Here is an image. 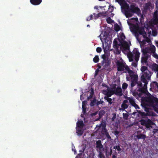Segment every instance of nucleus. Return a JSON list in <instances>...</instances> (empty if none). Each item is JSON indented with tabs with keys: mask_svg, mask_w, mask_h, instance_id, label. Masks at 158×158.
Here are the masks:
<instances>
[{
	"mask_svg": "<svg viewBox=\"0 0 158 158\" xmlns=\"http://www.w3.org/2000/svg\"><path fill=\"white\" fill-rule=\"evenodd\" d=\"M131 76H133V77L126 76V78L127 81H130L131 87L132 89L136 84H137V87L138 88L143 87V85L141 82L144 83V87H147L148 81L146 79L149 80L151 78L150 75L147 72H144L143 74L141 75L140 78L141 81H138V76L137 74H134V73L131 74Z\"/></svg>",
	"mask_w": 158,
	"mask_h": 158,
	"instance_id": "obj_1",
	"label": "nucleus"
},
{
	"mask_svg": "<svg viewBox=\"0 0 158 158\" xmlns=\"http://www.w3.org/2000/svg\"><path fill=\"white\" fill-rule=\"evenodd\" d=\"M140 46L142 48V45H141ZM141 50L143 56L141 58V62L144 64L147 63L149 57L150 56V53L155 52L156 48L154 45H152L150 47H147L145 48H141Z\"/></svg>",
	"mask_w": 158,
	"mask_h": 158,
	"instance_id": "obj_2",
	"label": "nucleus"
},
{
	"mask_svg": "<svg viewBox=\"0 0 158 158\" xmlns=\"http://www.w3.org/2000/svg\"><path fill=\"white\" fill-rule=\"evenodd\" d=\"M128 7L124 10V14L127 18H129L132 16L133 13L136 14L138 15H141V11L140 9L135 5L131 4L130 8Z\"/></svg>",
	"mask_w": 158,
	"mask_h": 158,
	"instance_id": "obj_3",
	"label": "nucleus"
},
{
	"mask_svg": "<svg viewBox=\"0 0 158 158\" xmlns=\"http://www.w3.org/2000/svg\"><path fill=\"white\" fill-rule=\"evenodd\" d=\"M116 64L117 67V70L118 71H123L125 69L129 73V77H133V76H131V74L134 73L133 71L130 69L128 66L126 65L125 63H124L123 61H118Z\"/></svg>",
	"mask_w": 158,
	"mask_h": 158,
	"instance_id": "obj_4",
	"label": "nucleus"
},
{
	"mask_svg": "<svg viewBox=\"0 0 158 158\" xmlns=\"http://www.w3.org/2000/svg\"><path fill=\"white\" fill-rule=\"evenodd\" d=\"M134 57V59L135 61L138 62L139 60L140 53L139 52V50L138 48H135L134 49L132 53H130Z\"/></svg>",
	"mask_w": 158,
	"mask_h": 158,
	"instance_id": "obj_5",
	"label": "nucleus"
},
{
	"mask_svg": "<svg viewBox=\"0 0 158 158\" xmlns=\"http://www.w3.org/2000/svg\"><path fill=\"white\" fill-rule=\"evenodd\" d=\"M96 150L98 152H102L104 149L103 146L101 143V141L100 140H98L96 142Z\"/></svg>",
	"mask_w": 158,
	"mask_h": 158,
	"instance_id": "obj_6",
	"label": "nucleus"
},
{
	"mask_svg": "<svg viewBox=\"0 0 158 158\" xmlns=\"http://www.w3.org/2000/svg\"><path fill=\"white\" fill-rule=\"evenodd\" d=\"M139 27L138 26H134L131 27L130 28L131 31L134 34L137 39L139 37V35L137 32Z\"/></svg>",
	"mask_w": 158,
	"mask_h": 158,
	"instance_id": "obj_7",
	"label": "nucleus"
},
{
	"mask_svg": "<svg viewBox=\"0 0 158 158\" xmlns=\"http://www.w3.org/2000/svg\"><path fill=\"white\" fill-rule=\"evenodd\" d=\"M112 92L113 94H115L117 96H121L123 95L122 89L120 87H117L115 89L112 90Z\"/></svg>",
	"mask_w": 158,
	"mask_h": 158,
	"instance_id": "obj_8",
	"label": "nucleus"
},
{
	"mask_svg": "<svg viewBox=\"0 0 158 158\" xmlns=\"http://www.w3.org/2000/svg\"><path fill=\"white\" fill-rule=\"evenodd\" d=\"M157 102V100L156 98H147L145 102H147L149 106H153L155 103H156Z\"/></svg>",
	"mask_w": 158,
	"mask_h": 158,
	"instance_id": "obj_9",
	"label": "nucleus"
},
{
	"mask_svg": "<svg viewBox=\"0 0 158 158\" xmlns=\"http://www.w3.org/2000/svg\"><path fill=\"white\" fill-rule=\"evenodd\" d=\"M127 99L129 100L130 104L133 106L135 107L136 109H139V107L135 102L134 100L132 98L127 97Z\"/></svg>",
	"mask_w": 158,
	"mask_h": 158,
	"instance_id": "obj_10",
	"label": "nucleus"
},
{
	"mask_svg": "<svg viewBox=\"0 0 158 158\" xmlns=\"http://www.w3.org/2000/svg\"><path fill=\"white\" fill-rule=\"evenodd\" d=\"M108 14V11H106L105 12H100L98 14H96L95 13H93V15H94V19H97L101 16H106Z\"/></svg>",
	"mask_w": 158,
	"mask_h": 158,
	"instance_id": "obj_11",
	"label": "nucleus"
},
{
	"mask_svg": "<svg viewBox=\"0 0 158 158\" xmlns=\"http://www.w3.org/2000/svg\"><path fill=\"white\" fill-rule=\"evenodd\" d=\"M141 106L144 109V110L147 112H149L150 108L149 105L147 102H142L141 103Z\"/></svg>",
	"mask_w": 158,
	"mask_h": 158,
	"instance_id": "obj_12",
	"label": "nucleus"
},
{
	"mask_svg": "<svg viewBox=\"0 0 158 158\" xmlns=\"http://www.w3.org/2000/svg\"><path fill=\"white\" fill-rule=\"evenodd\" d=\"M101 63L102 65L104 67V69L107 70L110 66V62L108 60L105 61H102Z\"/></svg>",
	"mask_w": 158,
	"mask_h": 158,
	"instance_id": "obj_13",
	"label": "nucleus"
},
{
	"mask_svg": "<svg viewBox=\"0 0 158 158\" xmlns=\"http://www.w3.org/2000/svg\"><path fill=\"white\" fill-rule=\"evenodd\" d=\"M128 103V101L127 100H124L122 104L121 105L122 108L121 110L122 111H124L125 109L127 108L128 107V105L127 104Z\"/></svg>",
	"mask_w": 158,
	"mask_h": 158,
	"instance_id": "obj_14",
	"label": "nucleus"
},
{
	"mask_svg": "<svg viewBox=\"0 0 158 158\" xmlns=\"http://www.w3.org/2000/svg\"><path fill=\"white\" fill-rule=\"evenodd\" d=\"M42 0H30V2L33 5H38L42 2Z\"/></svg>",
	"mask_w": 158,
	"mask_h": 158,
	"instance_id": "obj_15",
	"label": "nucleus"
},
{
	"mask_svg": "<svg viewBox=\"0 0 158 158\" xmlns=\"http://www.w3.org/2000/svg\"><path fill=\"white\" fill-rule=\"evenodd\" d=\"M138 28L137 32L139 35L140 34L143 36H144L146 34V32L144 31V29L140 27H139Z\"/></svg>",
	"mask_w": 158,
	"mask_h": 158,
	"instance_id": "obj_16",
	"label": "nucleus"
},
{
	"mask_svg": "<svg viewBox=\"0 0 158 158\" xmlns=\"http://www.w3.org/2000/svg\"><path fill=\"white\" fill-rule=\"evenodd\" d=\"M121 46L123 48L124 50H129L130 49V46L127 42H124L121 44Z\"/></svg>",
	"mask_w": 158,
	"mask_h": 158,
	"instance_id": "obj_17",
	"label": "nucleus"
},
{
	"mask_svg": "<svg viewBox=\"0 0 158 158\" xmlns=\"http://www.w3.org/2000/svg\"><path fill=\"white\" fill-rule=\"evenodd\" d=\"M113 47L116 49H118L120 45L119 44H118L117 39H115L114 40L113 43Z\"/></svg>",
	"mask_w": 158,
	"mask_h": 158,
	"instance_id": "obj_18",
	"label": "nucleus"
},
{
	"mask_svg": "<svg viewBox=\"0 0 158 158\" xmlns=\"http://www.w3.org/2000/svg\"><path fill=\"white\" fill-rule=\"evenodd\" d=\"M152 4L150 2H148L147 3H146L143 8L144 10L147 11L150 9V7L151 6Z\"/></svg>",
	"mask_w": 158,
	"mask_h": 158,
	"instance_id": "obj_19",
	"label": "nucleus"
},
{
	"mask_svg": "<svg viewBox=\"0 0 158 158\" xmlns=\"http://www.w3.org/2000/svg\"><path fill=\"white\" fill-rule=\"evenodd\" d=\"M132 94L134 96L137 98L140 97L142 96L141 94H140L138 90H134Z\"/></svg>",
	"mask_w": 158,
	"mask_h": 158,
	"instance_id": "obj_20",
	"label": "nucleus"
},
{
	"mask_svg": "<svg viewBox=\"0 0 158 158\" xmlns=\"http://www.w3.org/2000/svg\"><path fill=\"white\" fill-rule=\"evenodd\" d=\"M77 125L79 128H81L83 127L84 124L82 121H79L77 123Z\"/></svg>",
	"mask_w": 158,
	"mask_h": 158,
	"instance_id": "obj_21",
	"label": "nucleus"
},
{
	"mask_svg": "<svg viewBox=\"0 0 158 158\" xmlns=\"http://www.w3.org/2000/svg\"><path fill=\"white\" fill-rule=\"evenodd\" d=\"M152 121L149 119L146 120V124L145 127L147 128L149 127L152 124Z\"/></svg>",
	"mask_w": 158,
	"mask_h": 158,
	"instance_id": "obj_22",
	"label": "nucleus"
},
{
	"mask_svg": "<svg viewBox=\"0 0 158 158\" xmlns=\"http://www.w3.org/2000/svg\"><path fill=\"white\" fill-rule=\"evenodd\" d=\"M81 129V128H77V127H76V133L78 136H81L83 133V131Z\"/></svg>",
	"mask_w": 158,
	"mask_h": 158,
	"instance_id": "obj_23",
	"label": "nucleus"
},
{
	"mask_svg": "<svg viewBox=\"0 0 158 158\" xmlns=\"http://www.w3.org/2000/svg\"><path fill=\"white\" fill-rule=\"evenodd\" d=\"M97 100L95 98H94L91 101L90 105L91 106H94L95 105H96Z\"/></svg>",
	"mask_w": 158,
	"mask_h": 158,
	"instance_id": "obj_24",
	"label": "nucleus"
},
{
	"mask_svg": "<svg viewBox=\"0 0 158 158\" xmlns=\"http://www.w3.org/2000/svg\"><path fill=\"white\" fill-rule=\"evenodd\" d=\"M139 92L140 93V94H141V96H142V94L143 93H145V89L144 87H139V89H137Z\"/></svg>",
	"mask_w": 158,
	"mask_h": 158,
	"instance_id": "obj_25",
	"label": "nucleus"
},
{
	"mask_svg": "<svg viewBox=\"0 0 158 158\" xmlns=\"http://www.w3.org/2000/svg\"><path fill=\"white\" fill-rule=\"evenodd\" d=\"M104 99L105 100H106L107 102H108L109 104L111 105L112 104L113 102L112 101V99L111 98L106 97H104Z\"/></svg>",
	"mask_w": 158,
	"mask_h": 158,
	"instance_id": "obj_26",
	"label": "nucleus"
},
{
	"mask_svg": "<svg viewBox=\"0 0 158 158\" xmlns=\"http://www.w3.org/2000/svg\"><path fill=\"white\" fill-rule=\"evenodd\" d=\"M137 137L138 139H145L146 138L145 135H143L142 134H140L137 135Z\"/></svg>",
	"mask_w": 158,
	"mask_h": 158,
	"instance_id": "obj_27",
	"label": "nucleus"
},
{
	"mask_svg": "<svg viewBox=\"0 0 158 158\" xmlns=\"http://www.w3.org/2000/svg\"><path fill=\"white\" fill-rule=\"evenodd\" d=\"M157 85H158V83L156 81H154L151 84L150 86L152 88H156Z\"/></svg>",
	"mask_w": 158,
	"mask_h": 158,
	"instance_id": "obj_28",
	"label": "nucleus"
},
{
	"mask_svg": "<svg viewBox=\"0 0 158 158\" xmlns=\"http://www.w3.org/2000/svg\"><path fill=\"white\" fill-rule=\"evenodd\" d=\"M106 122H102L100 125V127H101V129H104L106 128Z\"/></svg>",
	"mask_w": 158,
	"mask_h": 158,
	"instance_id": "obj_29",
	"label": "nucleus"
},
{
	"mask_svg": "<svg viewBox=\"0 0 158 158\" xmlns=\"http://www.w3.org/2000/svg\"><path fill=\"white\" fill-rule=\"evenodd\" d=\"M152 69L155 71L158 72V64H155L153 65Z\"/></svg>",
	"mask_w": 158,
	"mask_h": 158,
	"instance_id": "obj_30",
	"label": "nucleus"
},
{
	"mask_svg": "<svg viewBox=\"0 0 158 158\" xmlns=\"http://www.w3.org/2000/svg\"><path fill=\"white\" fill-rule=\"evenodd\" d=\"M98 153L99 154L98 156V158H107L105 156L102 152H99Z\"/></svg>",
	"mask_w": 158,
	"mask_h": 158,
	"instance_id": "obj_31",
	"label": "nucleus"
},
{
	"mask_svg": "<svg viewBox=\"0 0 158 158\" xmlns=\"http://www.w3.org/2000/svg\"><path fill=\"white\" fill-rule=\"evenodd\" d=\"M99 58L98 56L97 55L95 56L93 59V61L95 63H98L99 61Z\"/></svg>",
	"mask_w": 158,
	"mask_h": 158,
	"instance_id": "obj_32",
	"label": "nucleus"
},
{
	"mask_svg": "<svg viewBox=\"0 0 158 158\" xmlns=\"http://www.w3.org/2000/svg\"><path fill=\"white\" fill-rule=\"evenodd\" d=\"M110 151V148H108L106 147L105 148V154L106 156V157H108L109 155V152Z\"/></svg>",
	"mask_w": 158,
	"mask_h": 158,
	"instance_id": "obj_33",
	"label": "nucleus"
},
{
	"mask_svg": "<svg viewBox=\"0 0 158 158\" xmlns=\"http://www.w3.org/2000/svg\"><path fill=\"white\" fill-rule=\"evenodd\" d=\"M128 57L130 62H132L133 61V58L134 57L132 55H131L130 53L128 55Z\"/></svg>",
	"mask_w": 158,
	"mask_h": 158,
	"instance_id": "obj_34",
	"label": "nucleus"
},
{
	"mask_svg": "<svg viewBox=\"0 0 158 158\" xmlns=\"http://www.w3.org/2000/svg\"><path fill=\"white\" fill-rule=\"evenodd\" d=\"M106 22L107 23L109 24H111L113 22V20L110 17H109L106 19Z\"/></svg>",
	"mask_w": 158,
	"mask_h": 158,
	"instance_id": "obj_35",
	"label": "nucleus"
},
{
	"mask_svg": "<svg viewBox=\"0 0 158 158\" xmlns=\"http://www.w3.org/2000/svg\"><path fill=\"white\" fill-rule=\"evenodd\" d=\"M113 92H108L106 94V96H105V97H106L110 98V97L113 94Z\"/></svg>",
	"mask_w": 158,
	"mask_h": 158,
	"instance_id": "obj_36",
	"label": "nucleus"
},
{
	"mask_svg": "<svg viewBox=\"0 0 158 158\" xmlns=\"http://www.w3.org/2000/svg\"><path fill=\"white\" fill-rule=\"evenodd\" d=\"M148 68L147 67L145 66H142L140 70L142 72H144L146 70H147Z\"/></svg>",
	"mask_w": 158,
	"mask_h": 158,
	"instance_id": "obj_37",
	"label": "nucleus"
},
{
	"mask_svg": "<svg viewBox=\"0 0 158 158\" xmlns=\"http://www.w3.org/2000/svg\"><path fill=\"white\" fill-rule=\"evenodd\" d=\"M123 118L124 119L127 120L128 119L129 115L127 113H123Z\"/></svg>",
	"mask_w": 158,
	"mask_h": 158,
	"instance_id": "obj_38",
	"label": "nucleus"
},
{
	"mask_svg": "<svg viewBox=\"0 0 158 158\" xmlns=\"http://www.w3.org/2000/svg\"><path fill=\"white\" fill-rule=\"evenodd\" d=\"M128 86V85L126 83H123L122 84V87L123 89H126L127 86Z\"/></svg>",
	"mask_w": 158,
	"mask_h": 158,
	"instance_id": "obj_39",
	"label": "nucleus"
},
{
	"mask_svg": "<svg viewBox=\"0 0 158 158\" xmlns=\"http://www.w3.org/2000/svg\"><path fill=\"white\" fill-rule=\"evenodd\" d=\"M102 58L103 59L102 61H105L108 60V58L106 56L105 54H103L102 56Z\"/></svg>",
	"mask_w": 158,
	"mask_h": 158,
	"instance_id": "obj_40",
	"label": "nucleus"
},
{
	"mask_svg": "<svg viewBox=\"0 0 158 158\" xmlns=\"http://www.w3.org/2000/svg\"><path fill=\"white\" fill-rule=\"evenodd\" d=\"M108 132L106 128L102 129V133L103 135H104Z\"/></svg>",
	"mask_w": 158,
	"mask_h": 158,
	"instance_id": "obj_41",
	"label": "nucleus"
},
{
	"mask_svg": "<svg viewBox=\"0 0 158 158\" xmlns=\"http://www.w3.org/2000/svg\"><path fill=\"white\" fill-rule=\"evenodd\" d=\"M114 29L116 31H118L120 30V27L118 24H117L114 26Z\"/></svg>",
	"mask_w": 158,
	"mask_h": 158,
	"instance_id": "obj_42",
	"label": "nucleus"
},
{
	"mask_svg": "<svg viewBox=\"0 0 158 158\" xmlns=\"http://www.w3.org/2000/svg\"><path fill=\"white\" fill-rule=\"evenodd\" d=\"M113 148L114 149H117L118 151H120L121 150V149L119 145L114 146Z\"/></svg>",
	"mask_w": 158,
	"mask_h": 158,
	"instance_id": "obj_43",
	"label": "nucleus"
},
{
	"mask_svg": "<svg viewBox=\"0 0 158 158\" xmlns=\"http://www.w3.org/2000/svg\"><path fill=\"white\" fill-rule=\"evenodd\" d=\"M109 11H108V14L107 15L109 14V13H111L112 11H113L114 10L113 6H111L110 7V6H109Z\"/></svg>",
	"mask_w": 158,
	"mask_h": 158,
	"instance_id": "obj_44",
	"label": "nucleus"
},
{
	"mask_svg": "<svg viewBox=\"0 0 158 158\" xmlns=\"http://www.w3.org/2000/svg\"><path fill=\"white\" fill-rule=\"evenodd\" d=\"M113 133L114 134V135L116 136L117 138H118V135L119 133V132L117 130L115 131L114 132H113Z\"/></svg>",
	"mask_w": 158,
	"mask_h": 158,
	"instance_id": "obj_45",
	"label": "nucleus"
},
{
	"mask_svg": "<svg viewBox=\"0 0 158 158\" xmlns=\"http://www.w3.org/2000/svg\"><path fill=\"white\" fill-rule=\"evenodd\" d=\"M104 103V102L102 100H100V101H97L96 103V106H98L100 104H102Z\"/></svg>",
	"mask_w": 158,
	"mask_h": 158,
	"instance_id": "obj_46",
	"label": "nucleus"
},
{
	"mask_svg": "<svg viewBox=\"0 0 158 158\" xmlns=\"http://www.w3.org/2000/svg\"><path fill=\"white\" fill-rule=\"evenodd\" d=\"M116 2H117L120 5H122L125 2L124 0H117Z\"/></svg>",
	"mask_w": 158,
	"mask_h": 158,
	"instance_id": "obj_47",
	"label": "nucleus"
},
{
	"mask_svg": "<svg viewBox=\"0 0 158 158\" xmlns=\"http://www.w3.org/2000/svg\"><path fill=\"white\" fill-rule=\"evenodd\" d=\"M146 120H145L144 119H142L141 121V124L143 125L146 126Z\"/></svg>",
	"mask_w": 158,
	"mask_h": 158,
	"instance_id": "obj_48",
	"label": "nucleus"
},
{
	"mask_svg": "<svg viewBox=\"0 0 158 158\" xmlns=\"http://www.w3.org/2000/svg\"><path fill=\"white\" fill-rule=\"evenodd\" d=\"M93 19V15H91L90 16L87 18L86 20L87 21H89Z\"/></svg>",
	"mask_w": 158,
	"mask_h": 158,
	"instance_id": "obj_49",
	"label": "nucleus"
},
{
	"mask_svg": "<svg viewBox=\"0 0 158 158\" xmlns=\"http://www.w3.org/2000/svg\"><path fill=\"white\" fill-rule=\"evenodd\" d=\"M104 112L103 111H100L99 112V115L100 118H101L103 115Z\"/></svg>",
	"mask_w": 158,
	"mask_h": 158,
	"instance_id": "obj_50",
	"label": "nucleus"
},
{
	"mask_svg": "<svg viewBox=\"0 0 158 158\" xmlns=\"http://www.w3.org/2000/svg\"><path fill=\"white\" fill-rule=\"evenodd\" d=\"M137 62L135 61V62H132L131 63V65L132 66L136 67L137 66Z\"/></svg>",
	"mask_w": 158,
	"mask_h": 158,
	"instance_id": "obj_51",
	"label": "nucleus"
},
{
	"mask_svg": "<svg viewBox=\"0 0 158 158\" xmlns=\"http://www.w3.org/2000/svg\"><path fill=\"white\" fill-rule=\"evenodd\" d=\"M96 50L97 52L100 53L101 52L102 49L101 48L98 47L97 48Z\"/></svg>",
	"mask_w": 158,
	"mask_h": 158,
	"instance_id": "obj_52",
	"label": "nucleus"
},
{
	"mask_svg": "<svg viewBox=\"0 0 158 158\" xmlns=\"http://www.w3.org/2000/svg\"><path fill=\"white\" fill-rule=\"evenodd\" d=\"M106 135V137L108 139H111V137L110 135L108 132L106 134L104 135Z\"/></svg>",
	"mask_w": 158,
	"mask_h": 158,
	"instance_id": "obj_53",
	"label": "nucleus"
},
{
	"mask_svg": "<svg viewBox=\"0 0 158 158\" xmlns=\"http://www.w3.org/2000/svg\"><path fill=\"white\" fill-rule=\"evenodd\" d=\"M82 112L84 114H85L86 112V108L85 106L82 107Z\"/></svg>",
	"mask_w": 158,
	"mask_h": 158,
	"instance_id": "obj_54",
	"label": "nucleus"
},
{
	"mask_svg": "<svg viewBox=\"0 0 158 158\" xmlns=\"http://www.w3.org/2000/svg\"><path fill=\"white\" fill-rule=\"evenodd\" d=\"M153 54V56L155 58L158 59V55L155 53V52L154 53H152Z\"/></svg>",
	"mask_w": 158,
	"mask_h": 158,
	"instance_id": "obj_55",
	"label": "nucleus"
},
{
	"mask_svg": "<svg viewBox=\"0 0 158 158\" xmlns=\"http://www.w3.org/2000/svg\"><path fill=\"white\" fill-rule=\"evenodd\" d=\"M94 93V89L91 88L90 91L89 92L90 94L93 95Z\"/></svg>",
	"mask_w": 158,
	"mask_h": 158,
	"instance_id": "obj_56",
	"label": "nucleus"
},
{
	"mask_svg": "<svg viewBox=\"0 0 158 158\" xmlns=\"http://www.w3.org/2000/svg\"><path fill=\"white\" fill-rule=\"evenodd\" d=\"M86 105V102L83 101L82 103V107L85 106Z\"/></svg>",
	"mask_w": 158,
	"mask_h": 158,
	"instance_id": "obj_57",
	"label": "nucleus"
},
{
	"mask_svg": "<svg viewBox=\"0 0 158 158\" xmlns=\"http://www.w3.org/2000/svg\"><path fill=\"white\" fill-rule=\"evenodd\" d=\"M142 115L143 116H147L148 115H150V114H148V113H145L144 112H143L142 113Z\"/></svg>",
	"mask_w": 158,
	"mask_h": 158,
	"instance_id": "obj_58",
	"label": "nucleus"
},
{
	"mask_svg": "<svg viewBox=\"0 0 158 158\" xmlns=\"http://www.w3.org/2000/svg\"><path fill=\"white\" fill-rule=\"evenodd\" d=\"M112 150L111 148H110V152H109V155H110V156H111L112 154Z\"/></svg>",
	"mask_w": 158,
	"mask_h": 158,
	"instance_id": "obj_59",
	"label": "nucleus"
},
{
	"mask_svg": "<svg viewBox=\"0 0 158 158\" xmlns=\"http://www.w3.org/2000/svg\"><path fill=\"white\" fill-rule=\"evenodd\" d=\"M156 6L157 8H158V0L156 1Z\"/></svg>",
	"mask_w": 158,
	"mask_h": 158,
	"instance_id": "obj_60",
	"label": "nucleus"
},
{
	"mask_svg": "<svg viewBox=\"0 0 158 158\" xmlns=\"http://www.w3.org/2000/svg\"><path fill=\"white\" fill-rule=\"evenodd\" d=\"M93 95L90 94L89 96L88 97V100L92 98Z\"/></svg>",
	"mask_w": 158,
	"mask_h": 158,
	"instance_id": "obj_61",
	"label": "nucleus"
},
{
	"mask_svg": "<svg viewBox=\"0 0 158 158\" xmlns=\"http://www.w3.org/2000/svg\"><path fill=\"white\" fill-rule=\"evenodd\" d=\"M154 134H155L158 132L157 129H154L153 130Z\"/></svg>",
	"mask_w": 158,
	"mask_h": 158,
	"instance_id": "obj_62",
	"label": "nucleus"
},
{
	"mask_svg": "<svg viewBox=\"0 0 158 158\" xmlns=\"http://www.w3.org/2000/svg\"><path fill=\"white\" fill-rule=\"evenodd\" d=\"M152 33H153V35L154 36L156 35H157V32L156 31H153Z\"/></svg>",
	"mask_w": 158,
	"mask_h": 158,
	"instance_id": "obj_63",
	"label": "nucleus"
},
{
	"mask_svg": "<svg viewBox=\"0 0 158 158\" xmlns=\"http://www.w3.org/2000/svg\"><path fill=\"white\" fill-rule=\"evenodd\" d=\"M112 158H117V156L114 154H113Z\"/></svg>",
	"mask_w": 158,
	"mask_h": 158,
	"instance_id": "obj_64",
	"label": "nucleus"
}]
</instances>
